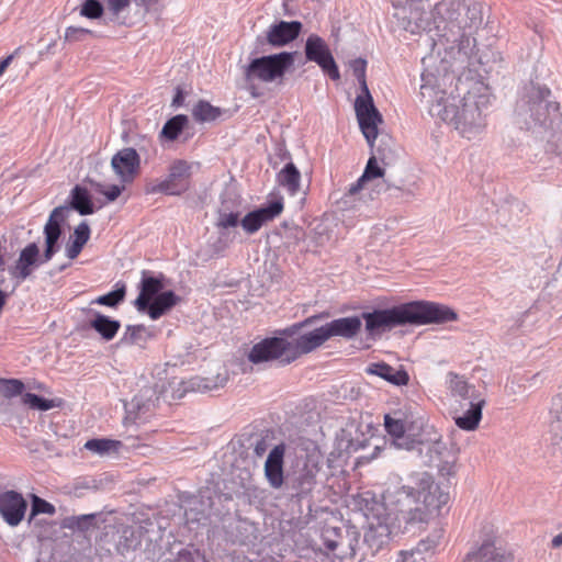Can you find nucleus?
<instances>
[{"instance_id": "nucleus-1", "label": "nucleus", "mask_w": 562, "mask_h": 562, "mask_svg": "<svg viewBox=\"0 0 562 562\" xmlns=\"http://www.w3.org/2000/svg\"><path fill=\"white\" fill-rule=\"evenodd\" d=\"M450 495L426 472L392 475L382 493V506L389 517L404 525H427L442 515Z\"/></svg>"}, {"instance_id": "nucleus-2", "label": "nucleus", "mask_w": 562, "mask_h": 562, "mask_svg": "<svg viewBox=\"0 0 562 562\" xmlns=\"http://www.w3.org/2000/svg\"><path fill=\"white\" fill-rule=\"evenodd\" d=\"M366 331L374 337L396 326L406 324L427 325L445 324L458 321V314L451 307L429 302L415 301L385 310H374L361 315Z\"/></svg>"}, {"instance_id": "nucleus-3", "label": "nucleus", "mask_w": 562, "mask_h": 562, "mask_svg": "<svg viewBox=\"0 0 562 562\" xmlns=\"http://www.w3.org/2000/svg\"><path fill=\"white\" fill-rule=\"evenodd\" d=\"M447 384L453 398L452 412L456 425L465 431L476 430L485 406L484 396L464 376L448 372Z\"/></svg>"}, {"instance_id": "nucleus-4", "label": "nucleus", "mask_w": 562, "mask_h": 562, "mask_svg": "<svg viewBox=\"0 0 562 562\" xmlns=\"http://www.w3.org/2000/svg\"><path fill=\"white\" fill-rule=\"evenodd\" d=\"M294 64V53L281 52L254 58L245 68L247 90L252 98H259V83L283 85L285 75Z\"/></svg>"}, {"instance_id": "nucleus-5", "label": "nucleus", "mask_w": 562, "mask_h": 562, "mask_svg": "<svg viewBox=\"0 0 562 562\" xmlns=\"http://www.w3.org/2000/svg\"><path fill=\"white\" fill-rule=\"evenodd\" d=\"M430 106L432 115L439 116L443 122L452 124L462 137L468 139L479 135L484 126V117L476 103H463L461 108L445 100V92Z\"/></svg>"}, {"instance_id": "nucleus-6", "label": "nucleus", "mask_w": 562, "mask_h": 562, "mask_svg": "<svg viewBox=\"0 0 562 562\" xmlns=\"http://www.w3.org/2000/svg\"><path fill=\"white\" fill-rule=\"evenodd\" d=\"M366 67L367 61L364 59H356L352 63L353 75L358 79L362 90L361 94L356 98L355 111L363 136L370 146H373L378 136V126L382 123V116L375 108L367 86Z\"/></svg>"}, {"instance_id": "nucleus-7", "label": "nucleus", "mask_w": 562, "mask_h": 562, "mask_svg": "<svg viewBox=\"0 0 562 562\" xmlns=\"http://www.w3.org/2000/svg\"><path fill=\"white\" fill-rule=\"evenodd\" d=\"M323 543L333 562H351L358 539L352 533H342L338 528H327L323 531Z\"/></svg>"}, {"instance_id": "nucleus-8", "label": "nucleus", "mask_w": 562, "mask_h": 562, "mask_svg": "<svg viewBox=\"0 0 562 562\" xmlns=\"http://www.w3.org/2000/svg\"><path fill=\"white\" fill-rule=\"evenodd\" d=\"M292 357L289 339L282 337L265 338L254 345L248 359L252 363H261L278 360L282 364L294 362L290 360Z\"/></svg>"}, {"instance_id": "nucleus-9", "label": "nucleus", "mask_w": 562, "mask_h": 562, "mask_svg": "<svg viewBox=\"0 0 562 562\" xmlns=\"http://www.w3.org/2000/svg\"><path fill=\"white\" fill-rule=\"evenodd\" d=\"M305 57L319 66L331 80L338 81L340 72L334 59L329 45L317 34H311L305 42Z\"/></svg>"}, {"instance_id": "nucleus-10", "label": "nucleus", "mask_w": 562, "mask_h": 562, "mask_svg": "<svg viewBox=\"0 0 562 562\" xmlns=\"http://www.w3.org/2000/svg\"><path fill=\"white\" fill-rule=\"evenodd\" d=\"M190 165L182 159L175 160L170 167L166 179L156 184L147 187V193H164L168 195H179L189 189Z\"/></svg>"}, {"instance_id": "nucleus-11", "label": "nucleus", "mask_w": 562, "mask_h": 562, "mask_svg": "<svg viewBox=\"0 0 562 562\" xmlns=\"http://www.w3.org/2000/svg\"><path fill=\"white\" fill-rule=\"evenodd\" d=\"M422 425L423 419L411 406H403L384 415V428L395 440L403 439L406 434L415 435V430Z\"/></svg>"}, {"instance_id": "nucleus-12", "label": "nucleus", "mask_w": 562, "mask_h": 562, "mask_svg": "<svg viewBox=\"0 0 562 562\" xmlns=\"http://www.w3.org/2000/svg\"><path fill=\"white\" fill-rule=\"evenodd\" d=\"M111 166L121 182L132 183L139 172L140 158L136 149L126 147L113 155Z\"/></svg>"}, {"instance_id": "nucleus-13", "label": "nucleus", "mask_w": 562, "mask_h": 562, "mask_svg": "<svg viewBox=\"0 0 562 562\" xmlns=\"http://www.w3.org/2000/svg\"><path fill=\"white\" fill-rule=\"evenodd\" d=\"M465 11V3L461 0H441L434 8V21L437 24V29L441 27L442 30L457 29V32L460 33V21H462L461 15Z\"/></svg>"}, {"instance_id": "nucleus-14", "label": "nucleus", "mask_w": 562, "mask_h": 562, "mask_svg": "<svg viewBox=\"0 0 562 562\" xmlns=\"http://www.w3.org/2000/svg\"><path fill=\"white\" fill-rule=\"evenodd\" d=\"M495 532L491 530L480 546L472 548L462 562H513V557L495 546Z\"/></svg>"}, {"instance_id": "nucleus-15", "label": "nucleus", "mask_w": 562, "mask_h": 562, "mask_svg": "<svg viewBox=\"0 0 562 562\" xmlns=\"http://www.w3.org/2000/svg\"><path fill=\"white\" fill-rule=\"evenodd\" d=\"M328 339L326 329L323 326L315 328L308 333H304L294 339L289 340L292 357L290 360H297L303 355H307L321 346H323Z\"/></svg>"}, {"instance_id": "nucleus-16", "label": "nucleus", "mask_w": 562, "mask_h": 562, "mask_svg": "<svg viewBox=\"0 0 562 562\" xmlns=\"http://www.w3.org/2000/svg\"><path fill=\"white\" fill-rule=\"evenodd\" d=\"M283 207L282 200L274 201L266 207H260L246 214L240 221V225L247 234H255L262 225L278 217L282 213Z\"/></svg>"}, {"instance_id": "nucleus-17", "label": "nucleus", "mask_w": 562, "mask_h": 562, "mask_svg": "<svg viewBox=\"0 0 562 562\" xmlns=\"http://www.w3.org/2000/svg\"><path fill=\"white\" fill-rule=\"evenodd\" d=\"M67 212L68 209L66 206L54 209L45 224L44 235L46 249L44 251V261H49L57 251V241L61 235L60 225L65 221Z\"/></svg>"}, {"instance_id": "nucleus-18", "label": "nucleus", "mask_w": 562, "mask_h": 562, "mask_svg": "<svg viewBox=\"0 0 562 562\" xmlns=\"http://www.w3.org/2000/svg\"><path fill=\"white\" fill-rule=\"evenodd\" d=\"M26 507L25 499L19 493L7 491L0 494V514L9 525H19L25 515Z\"/></svg>"}, {"instance_id": "nucleus-19", "label": "nucleus", "mask_w": 562, "mask_h": 562, "mask_svg": "<svg viewBox=\"0 0 562 562\" xmlns=\"http://www.w3.org/2000/svg\"><path fill=\"white\" fill-rule=\"evenodd\" d=\"M284 456L285 446L280 443L272 448L265 462V476L273 488H280L284 483Z\"/></svg>"}, {"instance_id": "nucleus-20", "label": "nucleus", "mask_w": 562, "mask_h": 562, "mask_svg": "<svg viewBox=\"0 0 562 562\" xmlns=\"http://www.w3.org/2000/svg\"><path fill=\"white\" fill-rule=\"evenodd\" d=\"M301 30L302 23L299 21H280L270 25L266 33V40L273 47H283L294 41Z\"/></svg>"}, {"instance_id": "nucleus-21", "label": "nucleus", "mask_w": 562, "mask_h": 562, "mask_svg": "<svg viewBox=\"0 0 562 562\" xmlns=\"http://www.w3.org/2000/svg\"><path fill=\"white\" fill-rule=\"evenodd\" d=\"M38 255L40 250L35 243H31L23 248L15 263L9 268L11 278L19 283L29 278L37 262Z\"/></svg>"}, {"instance_id": "nucleus-22", "label": "nucleus", "mask_w": 562, "mask_h": 562, "mask_svg": "<svg viewBox=\"0 0 562 562\" xmlns=\"http://www.w3.org/2000/svg\"><path fill=\"white\" fill-rule=\"evenodd\" d=\"M164 289V276H149L148 271H143L139 283V293L134 301V306L138 312H144L147 303L161 293Z\"/></svg>"}, {"instance_id": "nucleus-23", "label": "nucleus", "mask_w": 562, "mask_h": 562, "mask_svg": "<svg viewBox=\"0 0 562 562\" xmlns=\"http://www.w3.org/2000/svg\"><path fill=\"white\" fill-rule=\"evenodd\" d=\"M550 89L546 87H533L528 95L530 110L538 121H544L547 114L559 112V103L549 101Z\"/></svg>"}, {"instance_id": "nucleus-24", "label": "nucleus", "mask_w": 562, "mask_h": 562, "mask_svg": "<svg viewBox=\"0 0 562 562\" xmlns=\"http://www.w3.org/2000/svg\"><path fill=\"white\" fill-rule=\"evenodd\" d=\"M361 326L362 322L359 316L336 318L324 325L328 339L333 337L352 339L360 333Z\"/></svg>"}, {"instance_id": "nucleus-25", "label": "nucleus", "mask_w": 562, "mask_h": 562, "mask_svg": "<svg viewBox=\"0 0 562 562\" xmlns=\"http://www.w3.org/2000/svg\"><path fill=\"white\" fill-rule=\"evenodd\" d=\"M366 372L378 375L397 386L407 385L409 381V375L405 370H397L385 362L371 363L367 367Z\"/></svg>"}, {"instance_id": "nucleus-26", "label": "nucleus", "mask_w": 562, "mask_h": 562, "mask_svg": "<svg viewBox=\"0 0 562 562\" xmlns=\"http://www.w3.org/2000/svg\"><path fill=\"white\" fill-rule=\"evenodd\" d=\"M179 302V297L172 291H165L147 303L144 312L151 319L160 318L165 313Z\"/></svg>"}, {"instance_id": "nucleus-27", "label": "nucleus", "mask_w": 562, "mask_h": 562, "mask_svg": "<svg viewBox=\"0 0 562 562\" xmlns=\"http://www.w3.org/2000/svg\"><path fill=\"white\" fill-rule=\"evenodd\" d=\"M90 327L94 329L104 340H112L121 328V323L116 319L93 312V318L90 321Z\"/></svg>"}, {"instance_id": "nucleus-28", "label": "nucleus", "mask_w": 562, "mask_h": 562, "mask_svg": "<svg viewBox=\"0 0 562 562\" xmlns=\"http://www.w3.org/2000/svg\"><path fill=\"white\" fill-rule=\"evenodd\" d=\"M90 227L87 222H81L74 231V234L70 236V241L66 246V256L74 260L76 259L85 245L88 243L90 238Z\"/></svg>"}, {"instance_id": "nucleus-29", "label": "nucleus", "mask_w": 562, "mask_h": 562, "mask_svg": "<svg viewBox=\"0 0 562 562\" xmlns=\"http://www.w3.org/2000/svg\"><path fill=\"white\" fill-rule=\"evenodd\" d=\"M189 123L188 116L178 114L169 119L159 133L160 142H175L179 138Z\"/></svg>"}, {"instance_id": "nucleus-30", "label": "nucleus", "mask_w": 562, "mask_h": 562, "mask_svg": "<svg viewBox=\"0 0 562 562\" xmlns=\"http://www.w3.org/2000/svg\"><path fill=\"white\" fill-rule=\"evenodd\" d=\"M278 183L285 188L291 195L300 190L301 173L293 162L286 164L277 176Z\"/></svg>"}, {"instance_id": "nucleus-31", "label": "nucleus", "mask_w": 562, "mask_h": 562, "mask_svg": "<svg viewBox=\"0 0 562 562\" xmlns=\"http://www.w3.org/2000/svg\"><path fill=\"white\" fill-rule=\"evenodd\" d=\"M223 113L221 108L212 105L209 101L200 100L192 109V116L196 122H211L217 120Z\"/></svg>"}, {"instance_id": "nucleus-32", "label": "nucleus", "mask_w": 562, "mask_h": 562, "mask_svg": "<svg viewBox=\"0 0 562 562\" xmlns=\"http://www.w3.org/2000/svg\"><path fill=\"white\" fill-rule=\"evenodd\" d=\"M71 206L81 215L93 213V205L87 189L76 186L71 191Z\"/></svg>"}, {"instance_id": "nucleus-33", "label": "nucleus", "mask_w": 562, "mask_h": 562, "mask_svg": "<svg viewBox=\"0 0 562 562\" xmlns=\"http://www.w3.org/2000/svg\"><path fill=\"white\" fill-rule=\"evenodd\" d=\"M460 32L476 30L483 21L482 11L479 4H465V11L461 15Z\"/></svg>"}, {"instance_id": "nucleus-34", "label": "nucleus", "mask_w": 562, "mask_h": 562, "mask_svg": "<svg viewBox=\"0 0 562 562\" xmlns=\"http://www.w3.org/2000/svg\"><path fill=\"white\" fill-rule=\"evenodd\" d=\"M23 405L30 409L46 412L55 407H59L61 401L58 398H44L33 393H24L21 397Z\"/></svg>"}, {"instance_id": "nucleus-35", "label": "nucleus", "mask_w": 562, "mask_h": 562, "mask_svg": "<svg viewBox=\"0 0 562 562\" xmlns=\"http://www.w3.org/2000/svg\"><path fill=\"white\" fill-rule=\"evenodd\" d=\"M154 338V334L145 325H133L127 327L125 341L131 345L144 347L148 340Z\"/></svg>"}, {"instance_id": "nucleus-36", "label": "nucleus", "mask_w": 562, "mask_h": 562, "mask_svg": "<svg viewBox=\"0 0 562 562\" xmlns=\"http://www.w3.org/2000/svg\"><path fill=\"white\" fill-rule=\"evenodd\" d=\"M25 385L19 379H3L0 378V396L7 400H11L19 395H23Z\"/></svg>"}, {"instance_id": "nucleus-37", "label": "nucleus", "mask_w": 562, "mask_h": 562, "mask_svg": "<svg viewBox=\"0 0 562 562\" xmlns=\"http://www.w3.org/2000/svg\"><path fill=\"white\" fill-rule=\"evenodd\" d=\"M120 441L112 439H90L85 443V448L99 454H104L111 450H117Z\"/></svg>"}, {"instance_id": "nucleus-38", "label": "nucleus", "mask_w": 562, "mask_h": 562, "mask_svg": "<svg viewBox=\"0 0 562 562\" xmlns=\"http://www.w3.org/2000/svg\"><path fill=\"white\" fill-rule=\"evenodd\" d=\"M125 286L122 285L120 289L111 291L106 294L98 296L92 303L108 306V307H116L120 303H122L125 299Z\"/></svg>"}, {"instance_id": "nucleus-39", "label": "nucleus", "mask_w": 562, "mask_h": 562, "mask_svg": "<svg viewBox=\"0 0 562 562\" xmlns=\"http://www.w3.org/2000/svg\"><path fill=\"white\" fill-rule=\"evenodd\" d=\"M103 11L104 8L98 0H86L80 8V14L88 19H99Z\"/></svg>"}, {"instance_id": "nucleus-40", "label": "nucleus", "mask_w": 562, "mask_h": 562, "mask_svg": "<svg viewBox=\"0 0 562 562\" xmlns=\"http://www.w3.org/2000/svg\"><path fill=\"white\" fill-rule=\"evenodd\" d=\"M358 504L362 506L364 503V506L361 507V509L364 512L367 516H374L380 518V513H374V506H378V503L374 502L373 495L370 492H363L357 495Z\"/></svg>"}, {"instance_id": "nucleus-41", "label": "nucleus", "mask_w": 562, "mask_h": 562, "mask_svg": "<svg viewBox=\"0 0 562 562\" xmlns=\"http://www.w3.org/2000/svg\"><path fill=\"white\" fill-rule=\"evenodd\" d=\"M94 189L98 193L104 195L109 202H113L121 195L122 191L124 190V187H120L116 184L106 187L104 184L97 183Z\"/></svg>"}, {"instance_id": "nucleus-42", "label": "nucleus", "mask_w": 562, "mask_h": 562, "mask_svg": "<svg viewBox=\"0 0 562 562\" xmlns=\"http://www.w3.org/2000/svg\"><path fill=\"white\" fill-rule=\"evenodd\" d=\"M86 35H93V32L89 29L78 26H68L65 30V41L67 42L82 41Z\"/></svg>"}, {"instance_id": "nucleus-43", "label": "nucleus", "mask_w": 562, "mask_h": 562, "mask_svg": "<svg viewBox=\"0 0 562 562\" xmlns=\"http://www.w3.org/2000/svg\"><path fill=\"white\" fill-rule=\"evenodd\" d=\"M136 409L133 407L127 411L126 420L133 424H140L147 420V416H143L145 412L149 411V405H139L137 404Z\"/></svg>"}, {"instance_id": "nucleus-44", "label": "nucleus", "mask_w": 562, "mask_h": 562, "mask_svg": "<svg viewBox=\"0 0 562 562\" xmlns=\"http://www.w3.org/2000/svg\"><path fill=\"white\" fill-rule=\"evenodd\" d=\"M56 512L54 505L46 502L45 499H42L37 496L34 497L33 504H32V514H48L54 515Z\"/></svg>"}, {"instance_id": "nucleus-45", "label": "nucleus", "mask_w": 562, "mask_h": 562, "mask_svg": "<svg viewBox=\"0 0 562 562\" xmlns=\"http://www.w3.org/2000/svg\"><path fill=\"white\" fill-rule=\"evenodd\" d=\"M384 175V170L378 165L375 157H371L367 164L364 172L361 177L366 180L379 178Z\"/></svg>"}, {"instance_id": "nucleus-46", "label": "nucleus", "mask_w": 562, "mask_h": 562, "mask_svg": "<svg viewBox=\"0 0 562 562\" xmlns=\"http://www.w3.org/2000/svg\"><path fill=\"white\" fill-rule=\"evenodd\" d=\"M239 222L238 213H223L218 217L217 226L220 228L235 227Z\"/></svg>"}, {"instance_id": "nucleus-47", "label": "nucleus", "mask_w": 562, "mask_h": 562, "mask_svg": "<svg viewBox=\"0 0 562 562\" xmlns=\"http://www.w3.org/2000/svg\"><path fill=\"white\" fill-rule=\"evenodd\" d=\"M131 2L132 0H105V5L113 15H119L131 5Z\"/></svg>"}, {"instance_id": "nucleus-48", "label": "nucleus", "mask_w": 562, "mask_h": 562, "mask_svg": "<svg viewBox=\"0 0 562 562\" xmlns=\"http://www.w3.org/2000/svg\"><path fill=\"white\" fill-rule=\"evenodd\" d=\"M424 558L422 557V549L416 548L411 551H402L400 553V559L397 562H422Z\"/></svg>"}, {"instance_id": "nucleus-49", "label": "nucleus", "mask_w": 562, "mask_h": 562, "mask_svg": "<svg viewBox=\"0 0 562 562\" xmlns=\"http://www.w3.org/2000/svg\"><path fill=\"white\" fill-rule=\"evenodd\" d=\"M367 180L363 178V177H360L357 182L352 183L349 189H348V194L349 195H355L357 194L362 188H363V183L366 182Z\"/></svg>"}, {"instance_id": "nucleus-50", "label": "nucleus", "mask_w": 562, "mask_h": 562, "mask_svg": "<svg viewBox=\"0 0 562 562\" xmlns=\"http://www.w3.org/2000/svg\"><path fill=\"white\" fill-rule=\"evenodd\" d=\"M254 451L257 457H262L267 451V442L263 439L258 441L255 446Z\"/></svg>"}, {"instance_id": "nucleus-51", "label": "nucleus", "mask_w": 562, "mask_h": 562, "mask_svg": "<svg viewBox=\"0 0 562 562\" xmlns=\"http://www.w3.org/2000/svg\"><path fill=\"white\" fill-rule=\"evenodd\" d=\"M13 60V55L7 56L3 60L0 61V76L5 71L11 61Z\"/></svg>"}, {"instance_id": "nucleus-52", "label": "nucleus", "mask_w": 562, "mask_h": 562, "mask_svg": "<svg viewBox=\"0 0 562 562\" xmlns=\"http://www.w3.org/2000/svg\"><path fill=\"white\" fill-rule=\"evenodd\" d=\"M562 546V531L557 535L555 537H553V539L551 540V547L557 549V548H560Z\"/></svg>"}, {"instance_id": "nucleus-53", "label": "nucleus", "mask_w": 562, "mask_h": 562, "mask_svg": "<svg viewBox=\"0 0 562 562\" xmlns=\"http://www.w3.org/2000/svg\"><path fill=\"white\" fill-rule=\"evenodd\" d=\"M7 293H4L2 290H0V312L3 310L5 303H7Z\"/></svg>"}, {"instance_id": "nucleus-54", "label": "nucleus", "mask_w": 562, "mask_h": 562, "mask_svg": "<svg viewBox=\"0 0 562 562\" xmlns=\"http://www.w3.org/2000/svg\"><path fill=\"white\" fill-rule=\"evenodd\" d=\"M181 101H182V94H181V92L179 91V92L177 93V95L175 97V99H173V104H180V103H181Z\"/></svg>"}, {"instance_id": "nucleus-55", "label": "nucleus", "mask_w": 562, "mask_h": 562, "mask_svg": "<svg viewBox=\"0 0 562 562\" xmlns=\"http://www.w3.org/2000/svg\"><path fill=\"white\" fill-rule=\"evenodd\" d=\"M432 89L429 88L428 86L426 85H423L422 86V94L425 95L426 93H428L429 91H431Z\"/></svg>"}]
</instances>
